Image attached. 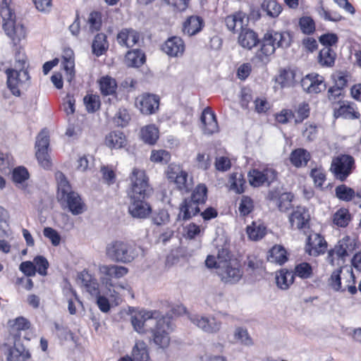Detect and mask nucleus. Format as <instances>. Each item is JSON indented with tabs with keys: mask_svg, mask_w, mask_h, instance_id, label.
<instances>
[{
	"mask_svg": "<svg viewBox=\"0 0 361 361\" xmlns=\"http://www.w3.org/2000/svg\"><path fill=\"white\" fill-rule=\"evenodd\" d=\"M140 39L139 33L133 29H123L117 35V42L126 47H133Z\"/></svg>",
	"mask_w": 361,
	"mask_h": 361,
	"instance_id": "nucleus-24",
	"label": "nucleus"
},
{
	"mask_svg": "<svg viewBox=\"0 0 361 361\" xmlns=\"http://www.w3.org/2000/svg\"><path fill=\"white\" fill-rule=\"evenodd\" d=\"M152 220L157 226L165 224L169 221V214L166 209H159L153 213Z\"/></svg>",
	"mask_w": 361,
	"mask_h": 361,
	"instance_id": "nucleus-62",
	"label": "nucleus"
},
{
	"mask_svg": "<svg viewBox=\"0 0 361 361\" xmlns=\"http://www.w3.org/2000/svg\"><path fill=\"white\" fill-rule=\"evenodd\" d=\"M33 263L37 269V272L41 276H46L47 274V269L49 268L48 260L42 255L36 256L33 259Z\"/></svg>",
	"mask_w": 361,
	"mask_h": 361,
	"instance_id": "nucleus-57",
	"label": "nucleus"
},
{
	"mask_svg": "<svg viewBox=\"0 0 361 361\" xmlns=\"http://www.w3.org/2000/svg\"><path fill=\"white\" fill-rule=\"evenodd\" d=\"M288 259L287 251L283 245H275L268 252L267 260L269 262L283 265Z\"/></svg>",
	"mask_w": 361,
	"mask_h": 361,
	"instance_id": "nucleus-26",
	"label": "nucleus"
},
{
	"mask_svg": "<svg viewBox=\"0 0 361 361\" xmlns=\"http://www.w3.org/2000/svg\"><path fill=\"white\" fill-rule=\"evenodd\" d=\"M293 274L294 277L297 276L303 280L309 279L313 276V269L310 263L303 262L295 265Z\"/></svg>",
	"mask_w": 361,
	"mask_h": 361,
	"instance_id": "nucleus-40",
	"label": "nucleus"
},
{
	"mask_svg": "<svg viewBox=\"0 0 361 361\" xmlns=\"http://www.w3.org/2000/svg\"><path fill=\"white\" fill-rule=\"evenodd\" d=\"M27 58L24 51L17 47L15 51V68H7V86L11 93L16 97L20 96L21 90H26L30 84V76L26 67Z\"/></svg>",
	"mask_w": 361,
	"mask_h": 361,
	"instance_id": "nucleus-2",
	"label": "nucleus"
},
{
	"mask_svg": "<svg viewBox=\"0 0 361 361\" xmlns=\"http://www.w3.org/2000/svg\"><path fill=\"white\" fill-rule=\"evenodd\" d=\"M310 177L314 181V184L317 188H322L324 181L326 180V174L322 169H312L310 171Z\"/></svg>",
	"mask_w": 361,
	"mask_h": 361,
	"instance_id": "nucleus-60",
	"label": "nucleus"
},
{
	"mask_svg": "<svg viewBox=\"0 0 361 361\" xmlns=\"http://www.w3.org/2000/svg\"><path fill=\"white\" fill-rule=\"evenodd\" d=\"M130 185L128 190L129 199H148L153 194L149 178L143 170L134 168L130 176Z\"/></svg>",
	"mask_w": 361,
	"mask_h": 361,
	"instance_id": "nucleus-5",
	"label": "nucleus"
},
{
	"mask_svg": "<svg viewBox=\"0 0 361 361\" xmlns=\"http://www.w3.org/2000/svg\"><path fill=\"white\" fill-rule=\"evenodd\" d=\"M327 243L320 234L313 233L307 238L305 252L311 256H318L324 254L326 250Z\"/></svg>",
	"mask_w": 361,
	"mask_h": 361,
	"instance_id": "nucleus-16",
	"label": "nucleus"
},
{
	"mask_svg": "<svg viewBox=\"0 0 361 361\" xmlns=\"http://www.w3.org/2000/svg\"><path fill=\"white\" fill-rule=\"evenodd\" d=\"M293 111V113H295V116L293 117L295 123H301L310 116V105L308 103L305 102H301L295 108V110Z\"/></svg>",
	"mask_w": 361,
	"mask_h": 361,
	"instance_id": "nucleus-42",
	"label": "nucleus"
},
{
	"mask_svg": "<svg viewBox=\"0 0 361 361\" xmlns=\"http://www.w3.org/2000/svg\"><path fill=\"white\" fill-rule=\"evenodd\" d=\"M188 173L184 171L180 173L177 178H175L171 182H173L178 190L181 192H188L190 189V184L188 180Z\"/></svg>",
	"mask_w": 361,
	"mask_h": 361,
	"instance_id": "nucleus-51",
	"label": "nucleus"
},
{
	"mask_svg": "<svg viewBox=\"0 0 361 361\" xmlns=\"http://www.w3.org/2000/svg\"><path fill=\"white\" fill-rule=\"evenodd\" d=\"M137 105L143 114H154L159 106V97L152 94H143L137 99Z\"/></svg>",
	"mask_w": 361,
	"mask_h": 361,
	"instance_id": "nucleus-19",
	"label": "nucleus"
},
{
	"mask_svg": "<svg viewBox=\"0 0 361 361\" xmlns=\"http://www.w3.org/2000/svg\"><path fill=\"white\" fill-rule=\"evenodd\" d=\"M171 159L170 153L164 149L153 150L151 153L150 160L152 162L167 164Z\"/></svg>",
	"mask_w": 361,
	"mask_h": 361,
	"instance_id": "nucleus-54",
	"label": "nucleus"
},
{
	"mask_svg": "<svg viewBox=\"0 0 361 361\" xmlns=\"http://www.w3.org/2000/svg\"><path fill=\"white\" fill-rule=\"evenodd\" d=\"M292 228L302 230L309 228L310 214L308 209L305 207H297L288 216Z\"/></svg>",
	"mask_w": 361,
	"mask_h": 361,
	"instance_id": "nucleus-14",
	"label": "nucleus"
},
{
	"mask_svg": "<svg viewBox=\"0 0 361 361\" xmlns=\"http://www.w3.org/2000/svg\"><path fill=\"white\" fill-rule=\"evenodd\" d=\"M200 204L195 202L188 197L185 198L180 205V213L178 216L180 218L181 216L182 219L184 221L190 219L193 216L200 213Z\"/></svg>",
	"mask_w": 361,
	"mask_h": 361,
	"instance_id": "nucleus-25",
	"label": "nucleus"
},
{
	"mask_svg": "<svg viewBox=\"0 0 361 361\" xmlns=\"http://www.w3.org/2000/svg\"><path fill=\"white\" fill-rule=\"evenodd\" d=\"M202 130L204 134L212 135L219 130V126L214 112L209 108H205L200 116Z\"/></svg>",
	"mask_w": 361,
	"mask_h": 361,
	"instance_id": "nucleus-20",
	"label": "nucleus"
},
{
	"mask_svg": "<svg viewBox=\"0 0 361 361\" xmlns=\"http://www.w3.org/2000/svg\"><path fill=\"white\" fill-rule=\"evenodd\" d=\"M217 274L225 283L234 284L242 278L243 271L239 262L235 259L219 265Z\"/></svg>",
	"mask_w": 361,
	"mask_h": 361,
	"instance_id": "nucleus-9",
	"label": "nucleus"
},
{
	"mask_svg": "<svg viewBox=\"0 0 361 361\" xmlns=\"http://www.w3.org/2000/svg\"><path fill=\"white\" fill-rule=\"evenodd\" d=\"M105 142L109 147L118 149L124 146L126 137L124 134L119 130L113 131L106 135Z\"/></svg>",
	"mask_w": 361,
	"mask_h": 361,
	"instance_id": "nucleus-35",
	"label": "nucleus"
},
{
	"mask_svg": "<svg viewBox=\"0 0 361 361\" xmlns=\"http://www.w3.org/2000/svg\"><path fill=\"white\" fill-rule=\"evenodd\" d=\"M140 137L145 143L154 145L159 138V130L154 125L146 126L141 129Z\"/></svg>",
	"mask_w": 361,
	"mask_h": 361,
	"instance_id": "nucleus-36",
	"label": "nucleus"
},
{
	"mask_svg": "<svg viewBox=\"0 0 361 361\" xmlns=\"http://www.w3.org/2000/svg\"><path fill=\"white\" fill-rule=\"evenodd\" d=\"M114 119L118 126L124 127L128 123L130 116L126 109H119Z\"/></svg>",
	"mask_w": 361,
	"mask_h": 361,
	"instance_id": "nucleus-63",
	"label": "nucleus"
},
{
	"mask_svg": "<svg viewBox=\"0 0 361 361\" xmlns=\"http://www.w3.org/2000/svg\"><path fill=\"white\" fill-rule=\"evenodd\" d=\"M254 204L252 200L248 197L243 195L241 197L238 210L242 216H247L253 210Z\"/></svg>",
	"mask_w": 361,
	"mask_h": 361,
	"instance_id": "nucleus-55",
	"label": "nucleus"
},
{
	"mask_svg": "<svg viewBox=\"0 0 361 361\" xmlns=\"http://www.w3.org/2000/svg\"><path fill=\"white\" fill-rule=\"evenodd\" d=\"M294 282L293 271L282 269L276 274V286L281 290H287Z\"/></svg>",
	"mask_w": 361,
	"mask_h": 361,
	"instance_id": "nucleus-33",
	"label": "nucleus"
},
{
	"mask_svg": "<svg viewBox=\"0 0 361 361\" xmlns=\"http://www.w3.org/2000/svg\"><path fill=\"white\" fill-rule=\"evenodd\" d=\"M343 97V90L338 87H331L328 90V99L333 104H341Z\"/></svg>",
	"mask_w": 361,
	"mask_h": 361,
	"instance_id": "nucleus-64",
	"label": "nucleus"
},
{
	"mask_svg": "<svg viewBox=\"0 0 361 361\" xmlns=\"http://www.w3.org/2000/svg\"><path fill=\"white\" fill-rule=\"evenodd\" d=\"M301 86L309 94H318L326 89L324 77L315 73L306 75L301 80Z\"/></svg>",
	"mask_w": 361,
	"mask_h": 361,
	"instance_id": "nucleus-13",
	"label": "nucleus"
},
{
	"mask_svg": "<svg viewBox=\"0 0 361 361\" xmlns=\"http://www.w3.org/2000/svg\"><path fill=\"white\" fill-rule=\"evenodd\" d=\"M350 220V215L348 209H339L334 214L333 222L339 227H345Z\"/></svg>",
	"mask_w": 361,
	"mask_h": 361,
	"instance_id": "nucleus-48",
	"label": "nucleus"
},
{
	"mask_svg": "<svg viewBox=\"0 0 361 361\" xmlns=\"http://www.w3.org/2000/svg\"><path fill=\"white\" fill-rule=\"evenodd\" d=\"M317 12L321 18L327 21L339 22L343 19V16L337 11H329L324 8L323 5L318 7Z\"/></svg>",
	"mask_w": 361,
	"mask_h": 361,
	"instance_id": "nucleus-50",
	"label": "nucleus"
},
{
	"mask_svg": "<svg viewBox=\"0 0 361 361\" xmlns=\"http://www.w3.org/2000/svg\"><path fill=\"white\" fill-rule=\"evenodd\" d=\"M289 159L295 167L300 168L307 164L310 154L305 149L298 148L291 152Z\"/></svg>",
	"mask_w": 361,
	"mask_h": 361,
	"instance_id": "nucleus-31",
	"label": "nucleus"
},
{
	"mask_svg": "<svg viewBox=\"0 0 361 361\" xmlns=\"http://www.w3.org/2000/svg\"><path fill=\"white\" fill-rule=\"evenodd\" d=\"M161 314L157 310L146 311L131 317V323L134 329L138 333L147 331L148 323L154 324L161 317Z\"/></svg>",
	"mask_w": 361,
	"mask_h": 361,
	"instance_id": "nucleus-11",
	"label": "nucleus"
},
{
	"mask_svg": "<svg viewBox=\"0 0 361 361\" xmlns=\"http://www.w3.org/2000/svg\"><path fill=\"white\" fill-rule=\"evenodd\" d=\"M55 178L57 182L56 197L61 208L68 209L75 216L82 214L85 210V204L80 195L73 190L66 176L62 172L57 171Z\"/></svg>",
	"mask_w": 361,
	"mask_h": 361,
	"instance_id": "nucleus-3",
	"label": "nucleus"
},
{
	"mask_svg": "<svg viewBox=\"0 0 361 361\" xmlns=\"http://www.w3.org/2000/svg\"><path fill=\"white\" fill-rule=\"evenodd\" d=\"M128 213L135 218L143 219L149 216L152 213V207L147 202V199L135 198L129 199Z\"/></svg>",
	"mask_w": 361,
	"mask_h": 361,
	"instance_id": "nucleus-15",
	"label": "nucleus"
},
{
	"mask_svg": "<svg viewBox=\"0 0 361 361\" xmlns=\"http://www.w3.org/2000/svg\"><path fill=\"white\" fill-rule=\"evenodd\" d=\"M248 176L250 185L254 187H259L265 184L263 171L253 169L250 171Z\"/></svg>",
	"mask_w": 361,
	"mask_h": 361,
	"instance_id": "nucleus-58",
	"label": "nucleus"
},
{
	"mask_svg": "<svg viewBox=\"0 0 361 361\" xmlns=\"http://www.w3.org/2000/svg\"><path fill=\"white\" fill-rule=\"evenodd\" d=\"M49 132L46 129H43L36 137L35 156L39 165L44 169H49L51 166V159L49 154Z\"/></svg>",
	"mask_w": 361,
	"mask_h": 361,
	"instance_id": "nucleus-8",
	"label": "nucleus"
},
{
	"mask_svg": "<svg viewBox=\"0 0 361 361\" xmlns=\"http://www.w3.org/2000/svg\"><path fill=\"white\" fill-rule=\"evenodd\" d=\"M7 14L8 16V19L3 24L4 30L6 34L13 41H20L21 38H24L25 36V27L23 25H16L13 20V13L10 8L7 9Z\"/></svg>",
	"mask_w": 361,
	"mask_h": 361,
	"instance_id": "nucleus-17",
	"label": "nucleus"
},
{
	"mask_svg": "<svg viewBox=\"0 0 361 361\" xmlns=\"http://www.w3.org/2000/svg\"><path fill=\"white\" fill-rule=\"evenodd\" d=\"M99 87L102 94L111 95L116 92L117 84L115 79L106 75L99 80Z\"/></svg>",
	"mask_w": 361,
	"mask_h": 361,
	"instance_id": "nucleus-38",
	"label": "nucleus"
},
{
	"mask_svg": "<svg viewBox=\"0 0 361 361\" xmlns=\"http://www.w3.org/2000/svg\"><path fill=\"white\" fill-rule=\"evenodd\" d=\"M189 318L193 324L207 334L217 333L221 326V322L214 317L192 314Z\"/></svg>",
	"mask_w": 361,
	"mask_h": 361,
	"instance_id": "nucleus-12",
	"label": "nucleus"
},
{
	"mask_svg": "<svg viewBox=\"0 0 361 361\" xmlns=\"http://www.w3.org/2000/svg\"><path fill=\"white\" fill-rule=\"evenodd\" d=\"M62 65L66 73V80L71 82L75 77V60L74 53L71 49H66L63 51L62 56Z\"/></svg>",
	"mask_w": 361,
	"mask_h": 361,
	"instance_id": "nucleus-27",
	"label": "nucleus"
},
{
	"mask_svg": "<svg viewBox=\"0 0 361 361\" xmlns=\"http://www.w3.org/2000/svg\"><path fill=\"white\" fill-rule=\"evenodd\" d=\"M261 7L262 11L271 18L279 16L282 11L281 6L276 0H264Z\"/></svg>",
	"mask_w": 361,
	"mask_h": 361,
	"instance_id": "nucleus-41",
	"label": "nucleus"
},
{
	"mask_svg": "<svg viewBox=\"0 0 361 361\" xmlns=\"http://www.w3.org/2000/svg\"><path fill=\"white\" fill-rule=\"evenodd\" d=\"M338 108L334 109V116L336 118H343L345 119H356L360 116V113L355 111L354 103L342 102L339 104Z\"/></svg>",
	"mask_w": 361,
	"mask_h": 361,
	"instance_id": "nucleus-22",
	"label": "nucleus"
},
{
	"mask_svg": "<svg viewBox=\"0 0 361 361\" xmlns=\"http://www.w3.org/2000/svg\"><path fill=\"white\" fill-rule=\"evenodd\" d=\"M241 176V175L238 176L237 173H233L231 176V189L238 194H241L244 192L243 185L245 181Z\"/></svg>",
	"mask_w": 361,
	"mask_h": 361,
	"instance_id": "nucleus-61",
	"label": "nucleus"
},
{
	"mask_svg": "<svg viewBox=\"0 0 361 361\" xmlns=\"http://www.w3.org/2000/svg\"><path fill=\"white\" fill-rule=\"evenodd\" d=\"M292 43V36L287 31L268 30L259 40V49L252 59L254 63L266 65L270 61L269 56L274 54L277 49H285Z\"/></svg>",
	"mask_w": 361,
	"mask_h": 361,
	"instance_id": "nucleus-1",
	"label": "nucleus"
},
{
	"mask_svg": "<svg viewBox=\"0 0 361 361\" xmlns=\"http://www.w3.org/2000/svg\"><path fill=\"white\" fill-rule=\"evenodd\" d=\"M154 324V329H152L153 342L161 348L168 347L170 343L169 331L171 329L169 319H165L161 315Z\"/></svg>",
	"mask_w": 361,
	"mask_h": 361,
	"instance_id": "nucleus-10",
	"label": "nucleus"
},
{
	"mask_svg": "<svg viewBox=\"0 0 361 361\" xmlns=\"http://www.w3.org/2000/svg\"><path fill=\"white\" fill-rule=\"evenodd\" d=\"M342 272L341 268L337 269L334 270L329 279V285L335 290V291H345V288H342L341 287V274Z\"/></svg>",
	"mask_w": 361,
	"mask_h": 361,
	"instance_id": "nucleus-53",
	"label": "nucleus"
},
{
	"mask_svg": "<svg viewBox=\"0 0 361 361\" xmlns=\"http://www.w3.org/2000/svg\"><path fill=\"white\" fill-rule=\"evenodd\" d=\"M247 234L250 239L252 240H259L266 234V228L263 225L257 224L253 222L252 225L247 227Z\"/></svg>",
	"mask_w": 361,
	"mask_h": 361,
	"instance_id": "nucleus-46",
	"label": "nucleus"
},
{
	"mask_svg": "<svg viewBox=\"0 0 361 361\" xmlns=\"http://www.w3.org/2000/svg\"><path fill=\"white\" fill-rule=\"evenodd\" d=\"M294 195L291 192H282L281 196L278 200L276 206L281 212H287L293 207L292 202Z\"/></svg>",
	"mask_w": 361,
	"mask_h": 361,
	"instance_id": "nucleus-47",
	"label": "nucleus"
},
{
	"mask_svg": "<svg viewBox=\"0 0 361 361\" xmlns=\"http://www.w3.org/2000/svg\"><path fill=\"white\" fill-rule=\"evenodd\" d=\"M244 14L240 12L227 16L225 19L227 28L231 31L241 30L244 25Z\"/></svg>",
	"mask_w": 361,
	"mask_h": 361,
	"instance_id": "nucleus-37",
	"label": "nucleus"
},
{
	"mask_svg": "<svg viewBox=\"0 0 361 361\" xmlns=\"http://www.w3.org/2000/svg\"><path fill=\"white\" fill-rule=\"evenodd\" d=\"M87 24L92 32L99 30L102 26L101 13L97 11L91 12L87 18Z\"/></svg>",
	"mask_w": 361,
	"mask_h": 361,
	"instance_id": "nucleus-52",
	"label": "nucleus"
},
{
	"mask_svg": "<svg viewBox=\"0 0 361 361\" xmlns=\"http://www.w3.org/2000/svg\"><path fill=\"white\" fill-rule=\"evenodd\" d=\"M259 40L257 34L250 28H243L238 36L239 44L247 50L259 44Z\"/></svg>",
	"mask_w": 361,
	"mask_h": 361,
	"instance_id": "nucleus-21",
	"label": "nucleus"
},
{
	"mask_svg": "<svg viewBox=\"0 0 361 361\" xmlns=\"http://www.w3.org/2000/svg\"><path fill=\"white\" fill-rule=\"evenodd\" d=\"M29 178V173L24 166H18L13 169L12 179L15 183L20 184Z\"/></svg>",
	"mask_w": 361,
	"mask_h": 361,
	"instance_id": "nucleus-56",
	"label": "nucleus"
},
{
	"mask_svg": "<svg viewBox=\"0 0 361 361\" xmlns=\"http://www.w3.org/2000/svg\"><path fill=\"white\" fill-rule=\"evenodd\" d=\"M133 361H149L147 344L143 341L136 342L133 349Z\"/></svg>",
	"mask_w": 361,
	"mask_h": 361,
	"instance_id": "nucleus-39",
	"label": "nucleus"
},
{
	"mask_svg": "<svg viewBox=\"0 0 361 361\" xmlns=\"http://www.w3.org/2000/svg\"><path fill=\"white\" fill-rule=\"evenodd\" d=\"M336 196L341 200L349 202L353 200L355 196V191L353 188L341 185L335 189Z\"/></svg>",
	"mask_w": 361,
	"mask_h": 361,
	"instance_id": "nucleus-49",
	"label": "nucleus"
},
{
	"mask_svg": "<svg viewBox=\"0 0 361 361\" xmlns=\"http://www.w3.org/2000/svg\"><path fill=\"white\" fill-rule=\"evenodd\" d=\"M355 247V244L350 237L345 236L339 240L338 245H336L333 250L337 257L343 259L345 257L350 255L353 253Z\"/></svg>",
	"mask_w": 361,
	"mask_h": 361,
	"instance_id": "nucleus-29",
	"label": "nucleus"
},
{
	"mask_svg": "<svg viewBox=\"0 0 361 361\" xmlns=\"http://www.w3.org/2000/svg\"><path fill=\"white\" fill-rule=\"evenodd\" d=\"M355 169V159L349 154H340L332 159L330 171L336 179L344 181Z\"/></svg>",
	"mask_w": 361,
	"mask_h": 361,
	"instance_id": "nucleus-7",
	"label": "nucleus"
},
{
	"mask_svg": "<svg viewBox=\"0 0 361 361\" xmlns=\"http://www.w3.org/2000/svg\"><path fill=\"white\" fill-rule=\"evenodd\" d=\"M81 280L82 285L85 287L87 291L92 296L99 295L100 290L99 289V283L97 280L94 278L88 271L84 270L81 271L78 276Z\"/></svg>",
	"mask_w": 361,
	"mask_h": 361,
	"instance_id": "nucleus-28",
	"label": "nucleus"
},
{
	"mask_svg": "<svg viewBox=\"0 0 361 361\" xmlns=\"http://www.w3.org/2000/svg\"><path fill=\"white\" fill-rule=\"evenodd\" d=\"M145 61V53L139 49L128 51L125 56V63L128 67L138 68L144 64Z\"/></svg>",
	"mask_w": 361,
	"mask_h": 361,
	"instance_id": "nucleus-30",
	"label": "nucleus"
},
{
	"mask_svg": "<svg viewBox=\"0 0 361 361\" xmlns=\"http://www.w3.org/2000/svg\"><path fill=\"white\" fill-rule=\"evenodd\" d=\"M298 25L301 32L307 35H311L316 30L314 20L310 16H302L300 18Z\"/></svg>",
	"mask_w": 361,
	"mask_h": 361,
	"instance_id": "nucleus-45",
	"label": "nucleus"
},
{
	"mask_svg": "<svg viewBox=\"0 0 361 361\" xmlns=\"http://www.w3.org/2000/svg\"><path fill=\"white\" fill-rule=\"evenodd\" d=\"M99 272L100 274V280L102 285L105 286L107 289L106 294L110 297H115L116 291H111V288L114 285L112 279H120L126 276L128 272V269L116 264H101L99 266Z\"/></svg>",
	"mask_w": 361,
	"mask_h": 361,
	"instance_id": "nucleus-6",
	"label": "nucleus"
},
{
	"mask_svg": "<svg viewBox=\"0 0 361 361\" xmlns=\"http://www.w3.org/2000/svg\"><path fill=\"white\" fill-rule=\"evenodd\" d=\"M139 253L135 245L125 240H115L106 246V255L112 262L129 264Z\"/></svg>",
	"mask_w": 361,
	"mask_h": 361,
	"instance_id": "nucleus-4",
	"label": "nucleus"
},
{
	"mask_svg": "<svg viewBox=\"0 0 361 361\" xmlns=\"http://www.w3.org/2000/svg\"><path fill=\"white\" fill-rule=\"evenodd\" d=\"M185 46L182 38L173 36L164 42L162 45V51L171 57L182 56L185 51Z\"/></svg>",
	"mask_w": 361,
	"mask_h": 361,
	"instance_id": "nucleus-18",
	"label": "nucleus"
},
{
	"mask_svg": "<svg viewBox=\"0 0 361 361\" xmlns=\"http://www.w3.org/2000/svg\"><path fill=\"white\" fill-rule=\"evenodd\" d=\"M109 43L106 35L104 33H98L94 38L92 49V53L97 56H100L108 50Z\"/></svg>",
	"mask_w": 361,
	"mask_h": 361,
	"instance_id": "nucleus-34",
	"label": "nucleus"
},
{
	"mask_svg": "<svg viewBox=\"0 0 361 361\" xmlns=\"http://www.w3.org/2000/svg\"><path fill=\"white\" fill-rule=\"evenodd\" d=\"M233 337L235 340L245 346H251L253 341L246 328L238 326L235 329Z\"/></svg>",
	"mask_w": 361,
	"mask_h": 361,
	"instance_id": "nucleus-44",
	"label": "nucleus"
},
{
	"mask_svg": "<svg viewBox=\"0 0 361 361\" xmlns=\"http://www.w3.org/2000/svg\"><path fill=\"white\" fill-rule=\"evenodd\" d=\"M84 103L88 112L94 113L100 107L99 97L90 94L84 97Z\"/></svg>",
	"mask_w": 361,
	"mask_h": 361,
	"instance_id": "nucleus-59",
	"label": "nucleus"
},
{
	"mask_svg": "<svg viewBox=\"0 0 361 361\" xmlns=\"http://www.w3.org/2000/svg\"><path fill=\"white\" fill-rule=\"evenodd\" d=\"M336 53L331 47H324L318 55V63L322 67H332L334 66Z\"/></svg>",
	"mask_w": 361,
	"mask_h": 361,
	"instance_id": "nucleus-32",
	"label": "nucleus"
},
{
	"mask_svg": "<svg viewBox=\"0 0 361 361\" xmlns=\"http://www.w3.org/2000/svg\"><path fill=\"white\" fill-rule=\"evenodd\" d=\"M207 188L204 184H198L188 198L199 204H203L207 199Z\"/></svg>",
	"mask_w": 361,
	"mask_h": 361,
	"instance_id": "nucleus-43",
	"label": "nucleus"
},
{
	"mask_svg": "<svg viewBox=\"0 0 361 361\" xmlns=\"http://www.w3.org/2000/svg\"><path fill=\"white\" fill-rule=\"evenodd\" d=\"M204 23L203 19L198 16L188 17L183 24L182 30L188 36H193L199 33L203 28Z\"/></svg>",
	"mask_w": 361,
	"mask_h": 361,
	"instance_id": "nucleus-23",
	"label": "nucleus"
}]
</instances>
